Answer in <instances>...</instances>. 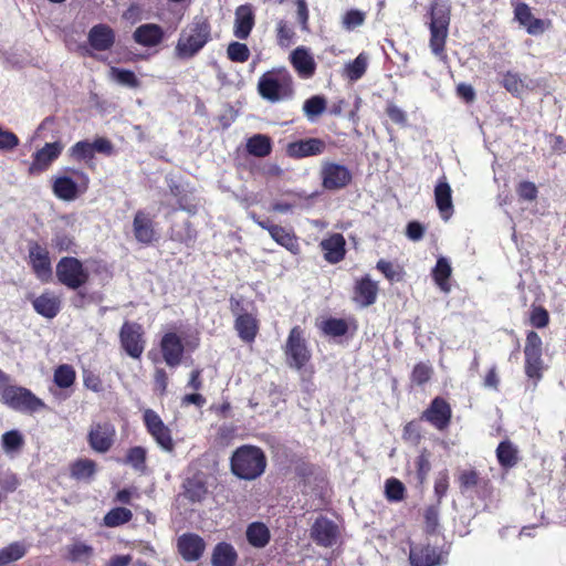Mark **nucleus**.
Segmentation results:
<instances>
[{"mask_svg": "<svg viewBox=\"0 0 566 566\" xmlns=\"http://www.w3.org/2000/svg\"><path fill=\"white\" fill-rule=\"evenodd\" d=\"M177 546L178 552L185 560L195 562L202 556L206 548V543L199 535L187 533L182 534L178 538Z\"/></svg>", "mask_w": 566, "mask_h": 566, "instance_id": "nucleus-20", "label": "nucleus"}, {"mask_svg": "<svg viewBox=\"0 0 566 566\" xmlns=\"http://www.w3.org/2000/svg\"><path fill=\"white\" fill-rule=\"evenodd\" d=\"M270 235L277 244L285 248L292 254L297 255L301 253L298 239L291 229L276 226V228L270 229Z\"/></svg>", "mask_w": 566, "mask_h": 566, "instance_id": "nucleus-32", "label": "nucleus"}, {"mask_svg": "<svg viewBox=\"0 0 566 566\" xmlns=\"http://www.w3.org/2000/svg\"><path fill=\"white\" fill-rule=\"evenodd\" d=\"M367 66L368 56L365 53H360L354 61L345 65L344 76L352 82H356L366 73Z\"/></svg>", "mask_w": 566, "mask_h": 566, "instance_id": "nucleus-37", "label": "nucleus"}, {"mask_svg": "<svg viewBox=\"0 0 566 566\" xmlns=\"http://www.w3.org/2000/svg\"><path fill=\"white\" fill-rule=\"evenodd\" d=\"M109 76L113 81L117 82L123 86H127L130 88H136L139 86V81L133 71L118 67H111Z\"/></svg>", "mask_w": 566, "mask_h": 566, "instance_id": "nucleus-46", "label": "nucleus"}, {"mask_svg": "<svg viewBox=\"0 0 566 566\" xmlns=\"http://www.w3.org/2000/svg\"><path fill=\"white\" fill-rule=\"evenodd\" d=\"M422 417L434 428L443 430L450 423V405L444 399L437 397L431 401L429 408L423 412Z\"/></svg>", "mask_w": 566, "mask_h": 566, "instance_id": "nucleus-19", "label": "nucleus"}, {"mask_svg": "<svg viewBox=\"0 0 566 566\" xmlns=\"http://www.w3.org/2000/svg\"><path fill=\"white\" fill-rule=\"evenodd\" d=\"M132 517L133 513L130 510L126 507H115L104 516V524L108 527H116L129 522Z\"/></svg>", "mask_w": 566, "mask_h": 566, "instance_id": "nucleus-45", "label": "nucleus"}, {"mask_svg": "<svg viewBox=\"0 0 566 566\" xmlns=\"http://www.w3.org/2000/svg\"><path fill=\"white\" fill-rule=\"evenodd\" d=\"M227 55L232 62L244 63L250 57V50L244 43L231 42L227 48Z\"/></svg>", "mask_w": 566, "mask_h": 566, "instance_id": "nucleus-49", "label": "nucleus"}, {"mask_svg": "<svg viewBox=\"0 0 566 566\" xmlns=\"http://www.w3.org/2000/svg\"><path fill=\"white\" fill-rule=\"evenodd\" d=\"M277 42L281 46H289L292 43L294 32L283 20L277 22Z\"/></svg>", "mask_w": 566, "mask_h": 566, "instance_id": "nucleus-59", "label": "nucleus"}, {"mask_svg": "<svg viewBox=\"0 0 566 566\" xmlns=\"http://www.w3.org/2000/svg\"><path fill=\"white\" fill-rule=\"evenodd\" d=\"M254 11L252 6L242 4L235 9L233 34L240 40H245L254 27Z\"/></svg>", "mask_w": 566, "mask_h": 566, "instance_id": "nucleus-22", "label": "nucleus"}, {"mask_svg": "<svg viewBox=\"0 0 566 566\" xmlns=\"http://www.w3.org/2000/svg\"><path fill=\"white\" fill-rule=\"evenodd\" d=\"M322 186L326 190L345 188L352 181V172L340 164L324 161L321 168Z\"/></svg>", "mask_w": 566, "mask_h": 566, "instance_id": "nucleus-12", "label": "nucleus"}, {"mask_svg": "<svg viewBox=\"0 0 566 566\" xmlns=\"http://www.w3.org/2000/svg\"><path fill=\"white\" fill-rule=\"evenodd\" d=\"M69 554L72 562H88L93 555V547L85 543L76 542L69 547Z\"/></svg>", "mask_w": 566, "mask_h": 566, "instance_id": "nucleus-52", "label": "nucleus"}, {"mask_svg": "<svg viewBox=\"0 0 566 566\" xmlns=\"http://www.w3.org/2000/svg\"><path fill=\"white\" fill-rule=\"evenodd\" d=\"M65 171L70 172L71 176H54L52 190L59 199L63 201H73L87 190L90 178L81 170L66 168Z\"/></svg>", "mask_w": 566, "mask_h": 566, "instance_id": "nucleus-5", "label": "nucleus"}, {"mask_svg": "<svg viewBox=\"0 0 566 566\" xmlns=\"http://www.w3.org/2000/svg\"><path fill=\"white\" fill-rule=\"evenodd\" d=\"M211 40V25L203 15H196L180 32L175 53L181 60L197 55Z\"/></svg>", "mask_w": 566, "mask_h": 566, "instance_id": "nucleus-1", "label": "nucleus"}, {"mask_svg": "<svg viewBox=\"0 0 566 566\" xmlns=\"http://www.w3.org/2000/svg\"><path fill=\"white\" fill-rule=\"evenodd\" d=\"M143 335V327L137 323L126 322L120 328L122 347L132 358H139L145 349Z\"/></svg>", "mask_w": 566, "mask_h": 566, "instance_id": "nucleus-13", "label": "nucleus"}, {"mask_svg": "<svg viewBox=\"0 0 566 566\" xmlns=\"http://www.w3.org/2000/svg\"><path fill=\"white\" fill-rule=\"evenodd\" d=\"M230 463L234 475L242 480H254L265 471L266 458L260 448L242 446L233 452Z\"/></svg>", "mask_w": 566, "mask_h": 566, "instance_id": "nucleus-4", "label": "nucleus"}, {"mask_svg": "<svg viewBox=\"0 0 566 566\" xmlns=\"http://www.w3.org/2000/svg\"><path fill=\"white\" fill-rule=\"evenodd\" d=\"M258 93L270 103L291 98L294 94L292 75L284 67L263 73L258 81Z\"/></svg>", "mask_w": 566, "mask_h": 566, "instance_id": "nucleus-3", "label": "nucleus"}, {"mask_svg": "<svg viewBox=\"0 0 566 566\" xmlns=\"http://www.w3.org/2000/svg\"><path fill=\"white\" fill-rule=\"evenodd\" d=\"M96 472V463L91 459H80L71 467V475L77 480H88Z\"/></svg>", "mask_w": 566, "mask_h": 566, "instance_id": "nucleus-43", "label": "nucleus"}, {"mask_svg": "<svg viewBox=\"0 0 566 566\" xmlns=\"http://www.w3.org/2000/svg\"><path fill=\"white\" fill-rule=\"evenodd\" d=\"M271 140L265 135H254L247 143V150L255 157H265L271 153Z\"/></svg>", "mask_w": 566, "mask_h": 566, "instance_id": "nucleus-39", "label": "nucleus"}, {"mask_svg": "<svg viewBox=\"0 0 566 566\" xmlns=\"http://www.w3.org/2000/svg\"><path fill=\"white\" fill-rule=\"evenodd\" d=\"M290 62L302 78H311L315 74L316 62L305 46H298L292 51Z\"/></svg>", "mask_w": 566, "mask_h": 566, "instance_id": "nucleus-21", "label": "nucleus"}, {"mask_svg": "<svg viewBox=\"0 0 566 566\" xmlns=\"http://www.w3.org/2000/svg\"><path fill=\"white\" fill-rule=\"evenodd\" d=\"M378 284L369 275L357 280L354 287V301L361 307H367L376 302Z\"/></svg>", "mask_w": 566, "mask_h": 566, "instance_id": "nucleus-23", "label": "nucleus"}, {"mask_svg": "<svg viewBox=\"0 0 566 566\" xmlns=\"http://www.w3.org/2000/svg\"><path fill=\"white\" fill-rule=\"evenodd\" d=\"M459 483L462 491L474 488L479 483V474L474 470H463L459 474Z\"/></svg>", "mask_w": 566, "mask_h": 566, "instance_id": "nucleus-60", "label": "nucleus"}, {"mask_svg": "<svg viewBox=\"0 0 566 566\" xmlns=\"http://www.w3.org/2000/svg\"><path fill=\"white\" fill-rule=\"evenodd\" d=\"M530 323L533 327L544 328L549 323V314L543 306H532Z\"/></svg>", "mask_w": 566, "mask_h": 566, "instance_id": "nucleus-56", "label": "nucleus"}, {"mask_svg": "<svg viewBox=\"0 0 566 566\" xmlns=\"http://www.w3.org/2000/svg\"><path fill=\"white\" fill-rule=\"evenodd\" d=\"M147 451L143 447H133L127 451L125 462L139 472L146 470Z\"/></svg>", "mask_w": 566, "mask_h": 566, "instance_id": "nucleus-47", "label": "nucleus"}, {"mask_svg": "<svg viewBox=\"0 0 566 566\" xmlns=\"http://www.w3.org/2000/svg\"><path fill=\"white\" fill-rule=\"evenodd\" d=\"M234 327L239 337L245 343H252L259 331L256 318L252 314L248 313L237 316Z\"/></svg>", "mask_w": 566, "mask_h": 566, "instance_id": "nucleus-33", "label": "nucleus"}, {"mask_svg": "<svg viewBox=\"0 0 566 566\" xmlns=\"http://www.w3.org/2000/svg\"><path fill=\"white\" fill-rule=\"evenodd\" d=\"M284 353L287 365L297 370L303 368L311 359V352L307 348L304 333L300 326H294L290 331Z\"/></svg>", "mask_w": 566, "mask_h": 566, "instance_id": "nucleus-7", "label": "nucleus"}, {"mask_svg": "<svg viewBox=\"0 0 566 566\" xmlns=\"http://www.w3.org/2000/svg\"><path fill=\"white\" fill-rule=\"evenodd\" d=\"M71 156L77 160L92 159L94 157L92 143L81 140L71 148Z\"/></svg>", "mask_w": 566, "mask_h": 566, "instance_id": "nucleus-55", "label": "nucleus"}, {"mask_svg": "<svg viewBox=\"0 0 566 566\" xmlns=\"http://www.w3.org/2000/svg\"><path fill=\"white\" fill-rule=\"evenodd\" d=\"M496 457L504 468H512L517 462V449L510 441H502L496 449Z\"/></svg>", "mask_w": 566, "mask_h": 566, "instance_id": "nucleus-42", "label": "nucleus"}, {"mask_svg": "<svg viewBox=\"0 0 566 566\" xmlns=\"http://www.w3.org/2000/svg\"><path fill=\"white\" fill-rule=\"evenodd\" d=\"M133 39L139 45L156 46L164 39V30L155 23L142 24L134 31Z\"/></svg>", "mask_w": 566, "mask_h": 566, "instance_id": "nucleus-28", "label": "nucleus"}, {"mask_svg": "<svg viewBox=\"0 0 566 566\" xmlns=\"http://www.w3.org/2000/svg\"><path fill=\"white\" fill-rule=\"evenodd\" d=\"M134 234L137 241L149 244L155 238L151 219L144 212L137 211L133 222Z\"/></svg>", "mask_w": 566, "mask_h": 566, "instance_id": "nucleus-31", "label": "nucleus"}, {"mask_svg": "<svg viewBox=\"0 0 566 566\" xmlns=\"http://www.w3.org/2000/svg\"><path fill=\"white\" fill-rule=\"evenodd\" d=\"M365 18L366 15L363 11L353 9L347 11L343 15L342 24L344 29H346L347 31H353L354 29L360 27L364 23Z\"/></svg>", "mask_w": 566, "mask_h": 566, "instance_id": "nucleus-54", "label": "nucleus"}, {"mask_svg": "<svg viewBox=\"0 0 566 566\" xmlns=\"http://www.w3.org/2000/svg\"><path fill=\"white\" fill-rule=\"evenodd\" d=\"M376 268L390 281H398L400 279V274L397 269L388 261L379 260Z\"/></svg>", "mask_w": 566, "mask_h": 566, "instance_id": "nucleus-63", "label": "nucleus"}, {"mask_svg": "<svg viewBox=\"0 0 566 566\" xmlns=\"http://www.w3.org/2000/svg\"><path fill=\"white\" fill-rule=\"evenodd\" d=\"M405 485L395 478H390L385 483V495L388 501L399 502L405 497Z\"/></svg>", "mask_w": 566, "mask_h": 566, "instance_id": "nucleus-50", "label": "nucleus"}, {"mask_svg": "<svg viewBox=\"0 0 566 566\" xmlns=\"http://www.w3.org/2000/svg\"><path fill=\"white\" fill-rule=\"evenodd\" d=\"M19 145L18 136L0 126V150L9 151Z\"/></svg>", "mask_w": 566, "mask_h": 566, "instance_id": "nucleus-58", "label": "nucleus"}, {"mask_svg": "<svg viewBox=\"0 0 566 566\" xmlns=\"http://www.w3.org/2000/svg\"><path fill=\"white\" fill-rule=\"evenodd\" d=\"M114 31L106 24L94 25L88 33L91 46L97 51H106L114 44Z\"/></svg>", "mask_w": 566, "mask_h": 566, "instance_id": "nucleus-29", "label": "nucleus"}, {"mask_svg": "<svg viewBox=\"0 0 566 566\" xmlns=\"http://www.w3.org/2000/svg\"><path fill=\"white\" fill-rule=\"evenodd\" d=\"M32 305L38 314L46 318H53L60 312L61 301L54 293L44 292L33 300Z\"/></svg>", "mask_w": 566, "mask_h": 566, "instance_id": "nucleus-30", "label": "nucleus"}, {"mask_svg": "<svg viewBox=\"0 0 566 566\" xmlns=\"http://www.w3.org/2000/svg\"><path fill=\"white\" fill-rule=\"evenodd\" d=\"M514 19L531 35H539L552 25L551 20L535 18L528 4L521 2L514 7Z\"/></svg>", "mask_w": 566, "mask_h": 566, "instance_id": "nucleus-14", "label": "nucleus"}, {"mask_svg": "<svg viewBox=\"0 0 566 566\" xmlns=\"http://www.w3.org/2000/svg\"><path fill=\"white\" fill-rule=\"evenodd\" d=\"M326 109V99L321 95L307 98L303 104V112L310 122H315Z\"/></svg>", "mask_w": 566, "mask_h": 566, "instance_id": "nucleus-40", "label": "nucleus"}, {"mask_svg": "<svg viewBox=\"0 0 566 566\" xmlns=\"http://www.w3.org/2000/svg\"><path fill=\"white\" fill-rule=\"evenodd\" d=\"M62 150V143H46L41 149H39L33 155L32 163L29 166V174L35 176L48 170L52 163L60 157Z\"/></svg>", "mask_w": 566, "mask_h": 566, "instance_id": "nucleus-15", "label": "nucleus"}, {"mask_svg": "<svg viewBox=\"0 0 566 566\" xmlns=\"http://www.w3.org/2000/svg\"><path fill=\"white\" fill-rule=\"evenodd\" d=\"M144 423L148 433L156 443L166 452H172L175 442L171 430L164 423L159 415L153 409H146L143 415Z\"/></svg>", "mask_w": 566, "mask_h": 566, "instance_id": "nucleus-10", "label": "nucleus"}, {"mask_svg": "<svg viewBox=\"0 0 566 566\" xmlns=\"http://www.w3.org/2000/svg\"><path fill=\"white\" fill-rule=\"evenodd\" d=\"M2 448L6 453L19 451L23 446V437L18 430L7 431L2 434Z\"/></svg>", "mask_w": 566, "mask_h": 566, "instance_id": "nucleus-48", "label": "nucleus"}, {"mask_svg": "<svg viewBox=\"0 0 566 566\" xmlns=\"http://www.w3.org/2000/svg\"><path fill=\"white\" fill-rule=\"evenodd\" d=\"M27 553V547L20 542H13L0 549V566H10L21 559Z\"/></svg>", "mask_w": 566, "mask_h": 566, "instance_id": "nucleus-38", "label": "nucleus"}, {"mask_svg": "<svg viewBox=\"0 0 566 566\" xmlns=\"http://www.w3.org/2000/svg\"><path fill=\"white\" fill-rule=\"evenodd\" d=\"M450 2L449 0H432L428 11V27L430 31L429 46L433 55L444 61L447 55L446 41L450 24Z\"/></svg>", "mask_w": 566, "mask_h": 566, "instance_id": "nucleus-2", "label": "nucleus"}, {"mask_svg": "<svg viewBox=\"0 0 566 566\" xmlns=\"http://www.w3.org/2000/svg\"><path fill=\"white\" fill-rule=\"evenodd\" d=\"M2 401L19 411H35L44 406L30 390L17 386H8L3 389Z\"/></svg>", "mask_w": 566, "mask_h": 566, "instance_id": "nucleus-9", "label": "nucleus"}, {"mask_svg": "<svg viewBox=\"0 0 566 566\" xmlns=\"http://www.w3.org/2000/svg\"><path fill=\"white\" fill-rule=\"evenodd\" d=\"M441 553L430 545H417L410 548L409 560L412 566H434L441 563Z\"/></svg>", "mask_w": 566, "mask_h": 566, "instance_id": "nucleus-26", "label": "nucleus"}, {"mask_svg": "<svg viewBox=\"0 0 566 566\" xmlns=\"http://www.w3.org/2000/svg\"><path fill=\"white\" fill-rule=\"evenodd\" d=\"M449 488V474L447 471H441L438 473L434 481V493L438 499H442L448 491Z\"/></svg>", "mask_w": 566, "mask_h": 566, "instance_id": "nucleus-62", "label": "nucleus"}, {"mask_svg": "<svg viewBox=\"0 0 566 566\" xmlns=\"http://www.w3.org/2000/svg\"><path fill=\"white\" fill-rule=\"evenodd\" d=\"M502 84L506 91L514 95H520L527 88L520 75L512 72L504 74Z\"/></svg>", "mask_w": 566, "mask_h": 566, "instance_id": "nucleus-53", "label": "nucleus"}, {"mask_svg": "<svg viewBox=\"0 0 566 566\" xmlns=\"http://www.w3.org/2000/svg\"><path fill=\"white\" fill-rule=\"evenodd\" d=\"M346 241L340 233H334L321 242L324 258L327 262L335 264L340 262L345 256Z\"/></svg>", "mask_w": 566, "mask_h": 566, "instance_id": "nucleus-27", "label": "nucleus"}, {"mask_svg": "<svg viewBox=\"0 0 566 566\" xmlns=\"http://www.w3.org/2000/svg\"><path fill=\"white\" fill-rule=\"evenodd\" d=\"M116 429L109 421H97L90 426L87 442L91 449L97 453H106L114 444Z\"/></svg>", "mask_w": 566, "mask_h": 566, "instance_id": "nucleus-11", "label": "nucleus"}, {"mask_svg": "<svg viewBox=\"0 0 566 566\" xmlns=\"http://www.w3.org/2000/svg\"><path fill=\"white\" fill-rule=\"evenodd\" d=\"M238 554L234 547L228 543H219L212 553V566H234Z\"/></svg>", "mask_w": 566, "mask_h": 566, "instance_id": "nucleus-35", "label": "nucleus"}, {"mask_svg": "<svg viewBox=\"0 0 566 566\" xmlns=\"http://www.w3.org/2000/svg\"><path fill=\"white\" fill-rule=\"evenodd\" d=\"M321 328L326 335L337 337L345 335L348 326L342 318H328L322 323Z\"/></svg>", "mask_w": 566, "mask_h": 566, "instance_id": "nucleus-51", "label": "nucleus"}, {"mask_svg": "<svg viewBox=\"0 0 566 566\" xmlns=\"http://www.w3.org/2000/svg\"><path fill=\"white\" fill-rule=\"evenodd\" d=\"M517 195L521 199L533 201L537 197V188L534 182L522 181L516 189Z\"/></svg>", "mask_w": 566, "mask_h": 566, "instance_id": "nucleus-61", "label": "nucleus"}, {"mask_svg": "<svg viewBox=\"0 0 566 566\" xmlns=\"http://www.w3.org/2000/svg\"><path fill=\"white\" fill-rule=\"evenodd\" d=\"M75 369L69 364L60 365L54 370L53 380L59 388H70L75 382Z\"/></svg>", "mask_w": 566, "mask_h": 566, "instance_id": "nucleus-41", "label": "nucleus"}, {"mask_svg": "<svg viewBox=\"0 0 566 566\" xmlns=\"http://www.w3.org/2000/svg\"><path fill=\"white\" fill-rule=\"evenodd\" d=\"M524 356H525V375L528 379L533 380V389L536 388L538 381L543 377V371L545 369L544 360H543V340L541 336L534 332L530 331L526 334L525 346H524Z\"/></svg>", "mask_w": 566, "mask_h": 566, "instance_id": "nucleus-6", "label": "nucleus"}, {"mask_svg": "<svg viewBox=\"0 0 566 566\" xmlns=\"http://www.w3.org/2000/svg\"><path fill=\"white\" fill-rule=\"evenodd\" d=\"M431 375H432L431 366L423 364V363H419L415 366V368L412 370L411 379L417 385H422L430 379Z\"/></svg>", "mask_w": 566, "mask_h": 566, "instance_id": "nucleus-57", "label": "nucleus"}, {"mask_svg": "<svg viewBox=\"0 0 566 566\" xmlns=\"http://www.w3.org/2000/svg\"><path fill=\"white\" fill-rule=\"evenodd\" d=\"M311 536L317 545L331 547L336 544L339 530L333 521L318 517L312 526Z\"/></svg>", "mask_w": 566, "mask_h": 566, "instance_id": "nucleus-18", "label": "nucleus"}, {"mask_svg": "<svg viewBox=\"0 0 566 566\" xmlns=\"http://www.w3.org/2000/svg\"><path fill=\"white\" fill-rule=\"evenodd\" d=\"M83 382L87 389L94 392H101L103 390L101 378L93 373L84 374Z\"/></svg>", "mask_w": 566, "mask_h": 566, "instance_id": "nucleus-64", "label": "nucleus"}, {"mask_svg": "<svg viewBox=\"0 0 566 566\" xmlns=\"http://www.w3.org/2000/svg\"><path fill=\"white\" fill-rule=\"evenodd\" d=\"M185 495L192 502H200L207 495V488L203 481L198 478L188 479L185 484Z\"/></svg>", "mask_w": 566, "mask_h": 566, "instance_id": "nucleus-44", "label": "nucleus"}, {"mask_svg": "<svg viewBox=\"0 0 566 566\" xmlns=\"http://www.w3.org/2000/svg\"><path fill=\"white\" fill-rule=\"evenodd\" d=\"M326 149V143L319 138H307L289 144L287 154L291 157L303 158L321 155Z\"/></svg>", "mask_w": 566, "mask_h": 566, "instance_id": "nucleus-24", "label": "nucleus"}, {"mask_svg": "<svg viewBox=\"0 0 566 566\" xmlns=\"http://www.w3.org/2000/svg\"><path fill=\"white\" fill-rule=\"evenodd\" d=\"M434 201L441 218L448 221L453 213L452 190L447 179L441 178L434 187Z\"/></svg>", "mask_w": 566, "mask_h": 566, "instance_id": "nucleus-25", "label": "nucleus"}, {"mask_svg": "<svg viewBox=\"0 0 566 566\" xmlns=\"http://www.w3.org/2000/svg\"><path fill=\"white\" fill-rule=\"evenodd\" d=\"M160 350L169 367H177L182 360L185 345L175 332L165 333L160 340Z\"/></svg>", "mask_w": 566, "mask_h": 566, "instance_id": "nucleus-17", "label": "nucleus"}, {"mask_svg": "<svg viewBox=\"0 0 566 566\" xmlns=\"http://www.w3.org/2000/svg\"><path fill=\"white\" fill-rule=\"evenodd\" d=\"M56 276L62 284L71 290H76L88 281L90 273L80 260L65 256L56 264Z\"/></svg>", "mask_w": 566, "mask_h": 566, "instance_id": "nucleus-8", "label": "nucleus"}, {"mask_svg": "<svg viewBox=\"0 0 566 566\" xmlns=\"http://www.w3.org/2000/svg\"><path fill=\"white\" fill-rule=\"evenodd\" d=\"M29 259L36 277L48 282L52 277V266L46 248L39 243H31L29 247Z\"/></svg>", "mask_w": 566, "mask_h": 566, "instance_id": "nucleus-16", "label": "nucleus"}, {"mask_svg": "<svg viewBox=\"0 0 566 566\" xmlns=\"http://www.w3.org/2000/svg\"><path fill=\"white\" fill-rule=\"evenodd\" d=\"M245 536L248 543L255 548L265 547L271 539L270 530L262 522H253L249 524L245 531Z\"/></svg>", "mask_w": 566, "mask_h": 566, "instance_id": "nucleus-34", "label": "nucleus"}, {"mask_svg": "<svg viewBox=\"0 0 566 566\" xmlns=\"http://www.w3.org/2000/svg\"><path fill=\"white\" fill-rule=\"evenodd\" d=\"M451 273L452 268L449 260L443 256L439 258L436 266L432 270V276L436 284L444 293H449L451 290V286L448 282L449 277L451 276Z\"/></svg>", "mask_w": 566, "mask_h": 566, "instance_id": "nucleus-36", "label": "nucleus"}]
</instances>
